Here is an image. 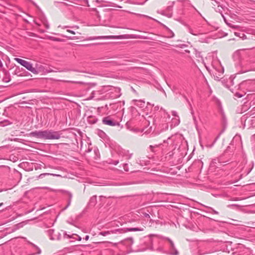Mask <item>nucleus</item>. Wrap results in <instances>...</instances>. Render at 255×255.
<instances>
[{"instance_id":"obj_1","label":"nucleus","mask_w":255,"mask_h":255,"mask_svg":"<svg viewBox=\"0 0 255 255\" xmlns=\"http://www.w3.org/2000/svg\"><path fill=\"white\" fill-rule=\"evenodd\" d=\"M39 137L48 139H58L60 135L58 132L52 131H43L38 132Z\"/></svg>"},{"instance_id":"obj_2","label":"nucleus","mask_w":255,"mask_h":255,"mask_svg":"<svg viewBox=\"0 0 255 255\" xmlns=\"http://www.w3.org/2000/svg\"><path fill=\"white\" fill-rule=\"evenodd\" d=\"M14 60L16 61L17 63H18L24 67L25 68H26L28 70L30 71L33 74H37V71L36 70L35 68H34L32 66V65L29 62L18 58H14Z\"/></svg>"},{"instance_id":"obj_3","label":"nucleus","mask_w":255,"mask_h":255,"mask_svg":"<svg viewBox=\"0 0 255 255\" xmlns=\"http://www.w3.org/2000/svg\"><path fill=\"white\" fill-rule=\"evenodd\" d=\"M130 38L128 35H109V36H101L98 37L97 39H127Z\"/></svg>"},{"instance_id":"obj_4","label":"nucleus","mask_w":255,"mask_h":255,"mask_svg":"<svg viewBox=\"0 0 255 255\" xmlns=\"http://www.w3.org/2000/svg\"><path fill=\"white\" fill-rule=\"evenodd\" d=\"M103 122L104 124L110 126H115V124L111 120H109L108 118H105L103 119Z\"/></svg>"},{"instance_id":"obj_5","label":"nucleus","mask_w":255,"mask_h":255,"mask_svg":"<svg viewBox=\"0 0 255 255\" xmlns=\"http://www.w3.org/2000/svg\"><path fill=\"white\" fill-rule=\"evenodd\" d=\"M143 229H139L137 228H128L126 229V232H131V231H143Z\"/></svg>"},{"instance_id":"obj_6","label":"nucleus","mask_w":255,"mask_h":255,"mask_svg":"<svg viewBox=\"0 0 255 255\" xmlns=\"http://www.w3.org/2000/svg\"><path fill=\"white\" fill-rule=\"evenodd\" d=\"M66 31L67 32L70 33H71L72 34H76L75 32H74V31L68 29V30H66Z\"/></svg>"},{"instance_id":"obj_7","label":"nucleus","mask_w":255,"mask_h":255,"mask_svg":"<svg viewBox=\"0 0 255 255\" xmlns=\"http://www.w3.org/2000/svg\"><path fill=\"white\" fill-rule=\"evenodd\" d=\"M89 236H86V238H85V240L86 241H87L89 239Z\"/></svg>"},{"instance_id":"obj_8","label":"nucleus","mask_w":255,"mask_h":255,"mask_svg":"<svg viewBox=\"0 0 255 255\" xmlns=\"http://www.w3.org/2000/svg\"><path fill=\"white\" fill-rule=\"evenodd\" d=\"M2 204H3L2 203H0V206H1L2 205Z\"/></svg>"}]
</instances>
